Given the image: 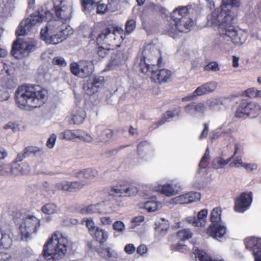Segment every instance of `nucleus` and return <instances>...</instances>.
Instances as JSON below:
<instances>
[{
  "instance_id": "nucleus-60",
  "label": "nucleus",
  "mask_w": 261,
  "mask_h": 261,
  "mask_svg": "<svg viewBox=\"0 0 261 261\" xmlns=\"http://www.w3.org/2000/svg\"><path fill=\"white\" fill-rule=\"evenodd\" d=\"M28 156H29L28 153L27 151H26V149L25 148L22 152H19V153H18L16 158L15 161H14V162H16L17 163L19 162H21L23 160V159H24L25 158H26Z\"/></svg>"
},
{
  "instance_id": "nucleus-27",
  "label": "nucleus",
  "mask_w": 261,
  "mask_h": 261,
  "mask_svg": "<svg viewBox=\"0 0 261 261\" xmlns=\"http://www.w3.org/2000/svg\"><path fill=\"white\" fill-rule=\"evenodd\" d=\"M222 105V100L220 98L213 97L207 99L206 101V106L210 110L214 111L220 110Z\"/></svg>"
},
{
  "instance_id": "nucleus-54",
  "label": "nucleus",
  "mask_w": 261,
  "mask_h": 261,
  "mask_svg": "<svg viewBox=\"0 0 261 261\" xmlns=\"http://www.w3.org/2000/svg\"><path fill=\"white\" fill-rule=\"evenodd\" d=\"M231 161L232 162L230 163L229 166L231 167L234 166L238 168L243 167L244 164L241 158L236 156H234V158Z\"/></svg>"
},
{
  "instance_id": "nucleus-13",
  "label": "nucleus",
  "mask_w": 261,
  "mask_h": 261,
  "mask_svg": "<svg viewBox=\"0 0 261 261\" xmlns=\"http://www.w3.org/2000/svg\"><path fill=\"white\" fill-rule=\"evenodd\" d=\"M138 192L137 188L132 185H117L112 188L111 195L115 196H131Z\"/></svg>"
},
{
  "instance_id": "nucleus-6",
  "label": "nucleus",
  "mask_w": 261,
  "mask_h": 261,
  "mask_svg": "<svg viewBox=\"0 0 261 261\" xmlns=\"http://www.w3.org/2000/svg\"><path fill=\"white\" fill-rule=\"evenodd\" d=\"M143 59L139 64L140 70L142 73H147L151 68L154 66L153 61H156L160 64L161 59L160 51L154 44L149 43L145 46L142 53Z\"/></svg>"
},
{
  "instance_id": "nucleus-16",
  "label": "nucleus",
  "mask_w": 261,
  "mask_h": 261,
  "mask_svg": "<svg viewBox=\"0 0 261 261\" xmlns=\"http://www.w3.org/2000/svg\"><path fill=\"white\" fill-rule=\"evenodd\" d=\"M98 172L95 169L87 168L80 171L76 173L75 176L77 178H83L81 180L84 185L87 186L91 184L96 177Z\"/></svg>"
},
{
  "instance_id": "nucleus-53",
  "label": "nucleus",
  "mask_w": 261,
  "mask_h": 261,
  "mask_svg": "<svg viewBox=\"0 0 261 261\" xmlns=\"http://www.w3.org/2000/svg\"><path fill=\"white\" fill-rule=\"evenodd\" d=\"M20 165V175H27L30 172V166L29 164L23 163L19 164Z\"/></svg>"
},
{
  "instance_id": "nucleus-36",
  "label": "nucleus",
  "mask_w": 261,
  "mask_h": 261,
  "mask_svg": "<svg viewBox=\"0 0 261 261\" xmlns=\"http://www.w3.org/2000/svg\"><path fill=\"white\" fill-rule=\"evenodd\" d=\"M193 233L189 228L181 229L177 232V236L181 241H185L192 238Z\"/></svg>"
},
{
  "instance_id": "nucleus-3",
  "label": "nucleus",
  "mask_w": 261,
  "mask_h": 261,
  "mask_svg": "<svg viewBox=\"0 0 261 261\" xmlns=\"http://www.w3.org/2000/svg\"><path fill=\"white\" fill-rule=\"evenodd\" d=\"M196 14V10L191 5L178 7L171 13L173 22L166 27L167 33L174 37L177 32H188L195 24L193 19Z\"/></svg>"
},
{
  "instance_id": "nucleus-48",
  "label": "nucleus",
  "mask_w": 261,
  "mask_h": 261,
  "mask_svg": "<svg viewBox=\"0 0 261 261\" xmlns=\"http://www.w3.org/2000/svg\"><path fill=\"white\" fill-rule=\"evenodd\" d=\"M205 71H218L220 70L219 64L216 62H212L206 65L204 68Z\"/></svg>"
},
{
  "instance_id": "nucleus-10",
  "label": "nucleus",
  "mask_w": 261,
  "mask_h": 261,
  "mask_svg": "<svg viewBox=\"0 0 261 261\" xmlns=\"http://www.w3.org/2000/svg\"><path fill=\"white\" fill-rule=\"evenodd\" d=\"M206 109L203 102H191L184 108V112L190 117L199 118L204 115Z\"/></svg>"
},
{
  "instance_id": "nucleus-34",
  "label": "nucleus",
  "mask_w": 261,
  "mask_h": 261,
  "mask_svg": "<svg viewBox=\"0 0 261 261\" xmlns=\"http://www.w3.org/2000/svg\"><path fill=\"white\" fill-rule=\"evenodd\" d=\"M181 108L179 106H177L173 110L167 111L164 115L163 118L165 121H170L174 117L179 116L181 113Z\"/></svg>"
},
{
  "instance_id": "nucleus-30",
  "label": "nucleus",
  "mask_w": 261,
  "mask_h": 261,
  "mask_svg": "<svg viewBox=\"0 0 261 261\" xmlns=\"http://www.w3.org/2000/svg\"><path fill=\"white\" fill-rule=\"evenodd\" d=\"M233 159V156L224 160L220 157L214 159L212 162V166L215 169L223 168L226 165L231 162Z\"/></svg>"
},
{
  "instance_id": "nucleus-49",
  "label": "nucleus",
  "mask_w": 261,
  "mask_h": 261,
  "mask_svg": "<svg viewBox=\"0 0 261 261\" xmlns=\"http://www.w3.org/2000/svg\"><path fill=\"white\" fill-rule=\"evenodd\" d=\"M102 0H83V6L85 9L96 6L100 3Z\"/></svg>"
},
{
  "instance_id": "nucleus-19",
  "label": "nucleus",
  "mask_w": 261,
  "mask_h": 261,
  "mask_svg": "<svg viewBox=\"0 0 261 261\" xmlns=\"http://www.w3.org/2000/svg\"><path fill=\"white\" fill-rule=\"evenodd\" d=\"M208 231L210 236L218 241H220V239L225 238L226 229L224 226L217 224L216 225H210Z\"/></svg>"
},
{
  "instance_id": "nucleus-47",
  "label": "nucleus",
  "mask_w": 261,
  "mask_h": 261,
  "mask_svg": "<svg viewBox=\"0 0 261 261\" xmlns=\"http://www.w3.org/2000/svg\"><path fill=\"white\" fill-rule=\"evenodd\" d=\"M113 228L115 231L123 233L125 229V226L122 221H117L113 223Z\"/></svg>"
},
{
  "instance_id": "nucleus-24",
  "label": "nucleus",
  "mask_w": 261,
  "mask_h": 261,
  "mask_svg": "<svg viewBox=\"0 0 261 261\" xmlns=\"http://www.w3.org/2000/svg\"><path fill=\"white\" fill-rule=\"evenodd\" d=\"M159 191L162 194L167 196H171L178 193V189H176V185L170 184L160 186L159 187Z\"/></svg>"
},
{
  "instance_id": "nucleus-61",
  "label": "nucleus",
  "mask_w": 261,
  "mask_h": 261,
  "mask_svg": "<svg viewBox=\"0 0 261 261\" xmlns=\"http://www.w3.org/2000/svg\"><path fill=\"white\" fill-rule=\"evenodd\" d=\"M243 154V147L242 145L236 143L234 145V152L232 156L233 158L237 154L242 155Z\"/></svg>"
},
{
  "instance_id": "nucleus-35",
  "label": "nucleus",
  "mask_w": 261,
  "mask_h": 261,
  "mask_svg": "<svg viewBox=\"0 0 261 261\" xmlns=\"http://www.w3.org/2000/svg\"><path fill=\"white\" fill-rule=\"evenodd\" d=\"M81 224L86 225L90 235L98 227L96 226L93 219L91 218L83 219L82 220Z\"/></svg>"
},
{
  "instance_id": "nucleus-26",
  "label": "nucleus",
  "mask_w": 261,
  "mask_h": 261,
  "mask_svg": "<svg viewBox=\"0 0 261 261\" xmlns=\"http://www.w3.org/2000/svg\"><path fill=\"white\" fill-rule=\"evenodd\" d=\"M100 206V203L91 204L81 208L80 210V213L83 215H92L95 213L101 214Z\"/></svg>"
},
{
  "instance_id": "nucleus-15",
  "label": "nucleus",
  "mask_w": 261,
  "mask_h": 261,
  "mask_svg": "<svg viewBox=\"0 0 261 261\" xmlns=\"http://www.w3.org/2000/svg\"><path fill=\"white\" fill-rule=\"evenodd\" d=\"M200 194L198 192H191L176 196L171 200L173 204H189L200 199Z\"/></svg>"
},
{
  "instance_id": "nucleus-21",
  "label": "nucleus",
  "mask_w": 261,
  "mask_h": 261,
  "mask_svg": "<svg viewBox=\"0 0 261 261\" xmlns=\"http://www.w3.org/2000/svg\"><path fill=\"white\" fill-rule=\"evenodd\" d=\"M244 243L248 249H253L254 251H261V239H257L255 237H248L245 239Z\"/></svg>"
},
{
  "instance_id": "nucleus-5",
  "label": "nucleus",
  "mask_w": 261,
  "mask_h": 261,
  "mask_svg": "<svg viewBox=\"0 0 261 261\" xmlns=\"http://www.w3.org/2000/svg\"><path fill=\"white\" fill-rule=\"evenodd\" d=\"M67 243L62 233L55 232L44 245L42 255L47 260H59L66 254Z\"/></svg>"
},
{
  "instance_id": "nucleus-64",
  "label": "nucleus",
  "mask_w": 261,
  "mask_h": 261,
  "mask_svg": "<svg viewBox=\"0 0 261 261\" xmlns=\"http://www.w3.org/2000/svg\"><path fill=\"white\" fill-rule=\"evenodd\" d=\"M94 7H96L97 8V13L103 14L105 13L108 9V6L107 5L105 4H98L96 6Z\"/></svg>"
},
{
  "instance_id": "nucleus-31",
  "label": "nucleus",
  "mask_w": 261,
  "mask_h": 261,
  "mask_svg": "<svg viewBox=\"0 0 261 261\" xmlns=\"http://www.w3.org/2000/svg\"><path fill=\"white\" fill-rule=\"evenodd\" d=\"M85 117V111L82 108H79L75 112H73L72 120L74 124H80L84 121Z\"/></svg>"
},
{
  "instance_id": "nucleus-57",
  "label": "nucleus",
  "mask_w": 261,
  "mask_h": 261,
  "mask_svg": "<svg viewBox=\"0 0 261 261\" xmlns=\"http://www.w3.org/2000/svg\"><path fill=\"white\" fill-rule=\"evenodd\" d=\"M100 224L102 226H110L113 222V219H111L110 217L105 216L101 217L100 218Z\"/></svg>"
},
{
  "instance_id": "nucleus-9",
  "label": "nucleus",
  "mask_w": 261,
  "mask_h": 261,
  "mask_svg": "<svg viewBox=\"0 0 261 261\" xmlns=\"http://www.w3.org/2000/svg\"><path fill=\"white\" fill-rule=\"evenodd\" d=\"M260 112V106L255 101H251L246 105H240L236 111V116L241 118L247 116L251 118H254L258 116Z\"/></svg>"
},
{
  "instance_id": "nucleus-1",
  "label": "nucleus",
  "mask_w": 261,
  "mask_h": 261,
  "mask_svg": "<svg viewBox=\"0 0 261 261\" xmlns=\"http://www.w3.org/2000/svg\"><path fill=\"white\" fill-rule=\"evenodd\" d=\"M54 5L55 17L53 19V14L48 10L31 15L20 22L16 34L27 35L34 27L47 20L45 27L40 31L41 39L46 43L58 44L72 35L73 30L68 24L73 16L72 0H55Z\"/></svg>"
},
{
  "instance_id": "nucleus-45",
  "label": "nucleus",
  "mask_w": 261,
  "mask_h": 261,
  "mask_svg": "<svg viewBox=\"0 0 261 261\" xmlns=\"http://www.w3.org/2000/svg\"><path fill=\"white\" fill-rule=\"evenodd\" d=\"M81 61L79 62H73L70 64V70L73 74L79 77L81 72Z\"/></svg>"
},
{
  "instance_id": "nucleus-11",
  "label": "nucleus",
  "mask_w": 261,
  "mask_h": 261,
  "mask_svg": "<svg viewBox=\"0 0 261 261\" xmlns=\"http://www.w3.org/2000/svg\"><path fill=\"white\" fill-rule=\"evenodd\" d=\"M106 83L103 76H96L92 78L90 82L84 85L83 89L88 95H92L97 92L99 89L102 88Z\"/></svg>"
},
{
  "instance_id": "nucleus-63",
  "label": "nucleus",
  "mask_w": 261,
  "mask_h": 261,
  "mask_svg": "<svg viewBox=\"0 0 261 261\" xmlns=\"http://www.w3.org/2000/svg\"><path fill=\"white\" fill-rule=\"evenodd\" d=\"M2 2L7 11H10L13 8L14 0H2Z\"/></svg>"
},
{
  "instance_id": "nucleus-17",
  "label": "nucleus",
  "mask_w": 261,
  "mask_h": 261,
  "mask_svg": "<svg viewBox=\"0 0 261 261\" xmlns=\"http://www.w3.org/2000/svg\"><path fill=\"white\" fill-rule=\"evenodd\" d=\"M149 72L151 73V79L155 83L166 82L171 75L170 71L166 69L153 70L152 68Z\"/></svg>"
},
{
  "instance_id": "nucleus-56",
  "label": "nucleus",
  "mask_w": 261,
  "mask_h": 261,
  "mask_svg": "<svg viewBox=\"0 0 261 261\" xmlns=\"http://www.w3.org/2000/svg\"><path fill=\"white\" fill-rule=\"evenodd\" d=\"M3 128L5 129H11L13 132H15L19 129V125L15 122H9L4 125Z\"/></svg>"
},
{
  "instance_id": "nucleus-23",
  "label": "nucleus",
  "mask_w": 261,
  "mask_h": 261,
  "mask_svg": "<svg viewBox=\"0 0 261 261\" xmlns=\"http://www.w3.org/2000/svg\"><path fill=\"white\" fill-rule=\"evenodd\" d=\"M162 207V203L155 197H151L144 204V207L148 212H155Z\"/></svg>"
},
{
  "instance_id": "nucleus-32",
  "label": "nucleus",
  "mask_w": 261,
  "mask_h": 261,
  "mask_svg": "<svg viewBox=\"0 0 261 261\" xmlns=\"http://www.w3.org/2000/svg\"><path fill=\"white\" fill-rule=\"evenodd\" d=\"M12 244V240L10 236L1 231L0 234V249L4 248L8 249Z\"/></svg>"
},
{
  "instance_id": "nucleus-25",
  "label": "nucleus",
  "mask_w": 261,
  "mask_h": 261,
  "mask_svg": "<svg viewBox=\"0 0 261 261\" xmlns=\"http://www.w3.org/2000/svg\"><path fill=\"white\" fill-rule=\"evenodd\" d=\"M99 254L109 261H115L118 257L117 252L110 247L103 248L99 252Z\"/></svg>"
},
{
  "instance_id": "nucleus-29",
  "label": "nucleus",
  "mask_w": 261,
  "mask_h": 261,
  "mask_svg": "<svg viewBox=\"0 0 261 261\" xmlns=\"http://www.w3.org/2000/svg\"><path fill=\"white\" fill-rule=\"evenodd\" d=\"M85 186L82 181H67V192H75L80 191Z\"/></svg>"
},
{
  "instance_id": "nucleus-20",
  "label": "nucleus",
  "mask_w": 261,
  "mask_h": 261,
  "mask_svg": "<svg viewBox=\"0 0 261 261\" xmlns=\"http://www.w3.org/2000/svg\"><path fill=\"white\" fill-rule=\"evenodd\" d=\"M90 236L100 244H103L107 241L109 234L105 229L98 227Z\"/></svg>"
},
{
  "instance_id": "nucleus-2",
  "label": "nucleus",
  "mask_w": 261,
  "mask_h": 261,
  "mask_svg": "<svg viewBox=\"0 0 261 261\" xmlns=\"http://www.w3.org/2000/svg\"><path fill=\"white\" fill-rule=\"evenodd\" d=\"M240 6V0H223L221 6L213 11L207 17L208 26L217 28L223 38L230 39L236 45L242 44L245 39L243 38L241 32L232 26L234 15L230 9Z\"/></svg>"
},
{
  "instance_id": "nucleus-22",
  "label": "nucleus",
  "mask_w": 261,
  "mask_h": 261,
  "mask_svg": "<svg viewBox=\"0 0 261 261\" xmlns=\"http://www.w3.org/2000/svg\"><path fill=\"white\" fill-rule=\"evenodd\" d=\"M81 72L79 77L84 78L88 76L93 71V65L91 61H81Z\"/></svg>"
},
{
  "instance_id": "nucleus-12",
  "label": "nucleus",
  "mask_w": 261,
  "mask_h": 261,
  "mask_svg": "<svg viewBox=\"0 0 261 261\" xmlns=\"http://www.w3.org/2000/svg\"><path fill=\"white\" fill-rule=\"evenodd\" d=\"M35 44L32 42L16 41L13 45L11 53L13 55L27 56L29 51L33 49Z\"/></svg>"
},
{
  "instance_id": "nucleus-62",
  "label": "nucleus",
  "mask_w": 261,
  "mask_h": 261,
  "mask_svg": "<svg viewBox=\"0 0 261 261\" xmlns=\"http://www.w3.org/2000/svg\"><path fill=\"white\" fill-rule=\"evenodd\" d=\"M124 251L128 254H132L136 250V247L133 244H128L124 248Z\"/></svg>"
},
{
  "instance_id": "nucleus-46",
  "label": "nucleus",
  "mask_w": 261,
  "mask_h": 261,
  "mask_svg": "<svg viewBox=\"0 0 261 261\" xmlns=\"http://www.w3.org/2000/svg\"><path fill=\"white\" fill-rule=\"evenodd\" d=\"M11 176H16L20 175V165L16 162H13L11 164Z\"/></svg>"
},
{
  "instance_id": "nucleus-4",
  "label": "nucleus",
  "mask_w": 261,
  "mask_h": 261,
  "mask_svg": "<svg viewBox=\"0 0 261 261\" xmlns=\"http://www.w3.org/2000/svg\"><path fill=\"white\" fill-rule=\"evenodd\" d=\"M47 91L38 86H21L15 92L16 101L22 109L41 107L46 99Z\"/></svg>"
},
{
  "instance_id": "nucleus-55",
  "label": "nucleus",
  "mask_w": 261,
  "mask_h": 261,
  "mask_svg": "<svg viewBox=\"0 0 261 261\" xmlns=\"http://www.w3.org/2000/svg\"><path fill=\"white\" fill-rule=\"evenodd\" d=\"M246 94L249 97H258L261 98V90H257L254 88L248 89L246 90Z\"/></svg>"
},
{
  "instance_id": "nucleus-8",
  "label": "nucleus",
  "mask_w": 261,
  "mask_h": 261,
  "mask_svg": "<svg viewBox=\"0 0 261 261\" xmlns=\"http://www.w3.org/2000/svg\"><path fill=\"white\" fill-rule=\"evenodd\" d=\"M40 227V220L34 216H30L24 220L19 227L21 240L27 241L31 236L36 233Z\"/></svg>"
},
{
  "instance_id": "nucleus-50",
  "label": "nucleus",
  "mask_w": 261,
  "mask_h": 261,
  "mask_svg": "<svg viewBox=\"0 0 261 261\" xmlns=\"http://www.w3.org/2000/svg\"><path fill=\"white\" fill-rule=\"evenodd\" d=\"M210 159V152L208 148H207L200 162L199 163V166L200 169L205 168V164L206 163L207 161Z\"/></svg>"
},
{
  "instance_id": "nucleus-28",
  "label": "nucleus",
  "mask_w": 261,
  "mask_h": 261,
  "mask_svg": "<svg viewBox=\"0 0 261 261\" xmlns=\"http://www.w3.org/2000/svg\"><path fill=\"white\" fill-rule=\"evenodd\" d=\"M207 214L208 210L207 209H203L198 213L196 218V225L198 227H203L206 225Z\"/></svg>"
},
{
  "instance_id": "nucleus-40",
  "label": "nucleus",
  "mask_w": 261,
  "mask_h": 261,
  "mask_svg": "<svg viewBox=\"0 0 261 261\" xmlns=\"http://www.w3.org/2000/svg\"><path fill=\"white\" fill-rule=\"evenodd\" d=\"M96 51L99 57L105 58L109 54H112L114 50L110 48H108L107 46H99L96 49Z\"/></svg>"
},
{
  "instance_id": "nucleus-52",
  "label": "nucleus",
  "mask_w": 261,
  "mask_h": 261,
  "mask_svg": "<svg viewBox=\"0 0 261 261\" xmlns=\"http://www.w3.org/2000/svg\"><path fill=\"white\" fill-rule=\"evenodd\" d=\"M59 138L61 139L65 140H72L73 139L72 130L67 129L63 132H62L59 135Z\"/></svg>"
},
{
  "instance_id": "nucleus-39",
  "label": "nucleus",
  "mask_w": 261,
  "mask_h": 261,
  "mask_svg": "<svg viewBox=\"0 0 261 261\" xmlns=\"http://www.w3.org/2000/svg\"><path fill=\"white\" fill-rule=\"evenodd\" d=\"M42 211L46 215H52L57 212V207L54 203H47L42 207Z\"/></svg>"
},
{
  "instance_id": "nucleus-44",
  "label": "nucleus",
  "mask_w": 261,
  "mask_h": 261,
  "mask_svg": "<svg viewBox=\"0 0 261 261\" xmlns=\"http://www.w3.org/2000/svg\"><path fill=\"white\" fill-rule=\"evenodd\" d=\"M0 175L11 176V164L0 165Z\"/></svg>"
},
{
  "instance_id": "nucleus-59",
  "label": "nucleus",
  "mask_w": 261,
  "mask_h": 261,
  "mask_svg": "<svg viewBox=\"0 0 261 261\" xmlns=\"http://www.w3.org/2000/svg\"><path fill=\"white\" fill-rule=\"evenodd\" d=\"M57 139V136L55 134H51L49 138L48 139L46 145L49 148H52L55 144V142Z\"/></svg>"
},
{
  "instance_id": "nucleus-41",
  "label": "nucleus",
  "mask_w": 261,
  "mask_h": 261,
  "mask_svg": "<svg viewBox=\"0 0 261 261\" xmlns=\"http://www.w3.org/2000/svg\"><path fill=\"white\" fill-rule=\"evenodd\" d=\"M29 156L33 154L35 156L40 155L43 153L42 148L37 146H28L25 147Z\"/></svg>"
},
{
  "instance_id": "nucleus-38",
  "label": "nucleus",
  "mask_w": 261,
  "mask_h": 261,
  "mask_svg": "<svg viewBox=\"0 0 261 261\" xmlns=\"http://www.w3.org/2000/svg\"><path fill=\"white\" fill-rule=\"evenodd\" d=\"M113 136V132L112 130L107 129L103 130L100 134L98 138L96 139L97 141L107 142L110 141Z\"/></svg>"
},
{
  "instance_id": "nucleus-58",
  "label": "nucleus",
  "mask_w": 261,
  "mask_h": 261,
  "mask_svg": "<svg viewBox=\"0 0 261 261\" xmlns=\"http://www.w3.org/2000/svg\"><path fill=\"white\" fill-rule=\"evenodd\" d=\"M53 63L55 65H58L61 66H65L67 64L64 58L61 57L54 58L53 60Z\"/></svg>"
},
{
  "instance_id": "nucleus-18",
  "label": "nucleus",
  "mask_w": 261,
  "mask_h": 261,
  "mask_svg": "<svg viewBox=\"0 0 261 261\" xmlns=\"http://www.w3.org/2000/svg\"><path fill=\"white\" fill-rule=\"evenodd\" d=\"M217 86V83L216 82L212 81L202 84L194 90V94L196 96H200L203 95L212 93L215 90Z\"/></svg>"
},
{
  "instance_id": "nucleus-37",
  "label": "nucleus",
  "mask_w": 261,
  "mask_h": 261,
  "mask_svg": "<svg viewBox=\"0 0 261 261\" xmlns=\"http://www.w3.org/2000/svg\"><path fill=\"white\" fill-rule=\"evenodd\" d=\"M194 253L195 257L198 258L200 261H224L221 259H212L204 251L198 249L195 250Z\"/></svg>"
},
{
  "instance_id": "nucleus-33",
  "label": "nucleus",
  "mask_w": 261,
  "mask_h": 261,
  "mask_svg": "<svg viewBox=\"0 0 261 261\" xmlns=\"http://www.w3.org/2000/svg\"><path fill=\"white\" fill-rule=\"evenodd\" d=\"M221 208L219 207L214 208L211 214V225H216L221 220Z\"/></svg>"
},
{
  "instance_id": "nucleus-43",
  "label": "nucleus",
  "mask_w": 261,
  "mask_h": 261,
  "mask_svg": "<svg viewBox=\"0 0 261 261\" xmlns=\"http://www.w3.org/2000/svg\"><path fill=\"white\" fill-rule=\"evenodd\" d=\"M136 27V20L131 18L127 20L125 23V30L127 34L133 32Z\"/></svg>"
},
{
  "instance_id": "nucleus-14",
  "label": "nucleus",
  "mask_w": 261,
  "mask_h": 261,
  "mask_svg": "<svg viewBox=\"0 0 261 261\" xmlns=\"http://www.w3.org/2000/svg\"><path fill=\"white\" fill-rule=\"evenodd\" d=\"M251 202V193H243L235 202L234 210L238 213H243L249 208Z\"/></svg>"
},
{
  "instance_id": "nucleus-42",
  "label": "nucleus",
  "mask_w": 261,
  "mask_h": 261,
  "mask_svg": "<svg viewBox=\"0 0 261 261\" xmlns=\"http://www.w3.org/2000/svg\"><path fill=\"white\" fill-rule=\"evenodd\" d=\"M1 85L2 87L8 89H12L16 86V83L8 76H5L1 81Z\"/></svg>"
},
{
  "instance_id": "nucleus-51",
  "label": "nucleus",
  "mask_w": 261,
  "mask_h": 261,
  "mask_svg": "<svg viewBox=\"0 0 261 261\" xmlns=\"http://www.w3.org/2000/svg\"><path fill=\"white\" fill-rule=\"evenodd\" d=\"M10 66L6 62L0 61V74L6 72L8 75L11 74L10 72Z\"/></svg>"
},
{
  "instance_id": "nucleus-7",
  "label": "nucleus",
  "mask_w": 261,
  "mask_h": 261,
  "mask_svg": "<svg viewBox=\"0 0 261 261\" xmlns=\"http://www.w3.org/2000/svg\"><path fill=\"white\" fill-rule=\"evenodd\" d=\"M123 30L119 27H111L103 30L98 35L96 41L98 45L105 43L112 46H118L122 39Z\"/></svg>"
}]
</instances>
